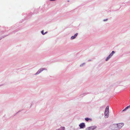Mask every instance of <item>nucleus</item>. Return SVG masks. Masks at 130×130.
<instances>
[{
    "label": "nucleus",
    "instance_id": "39448f33",
    "mask_svg": "<svg viewBox=\"0 0 130 130\" xmlns=\"http://www.w3.org/2000/svg\"><path fill=\"white\" fill-rule=\"evenodd\" d=\"M96 126H93L87 128L86 130H93L96 129Z\"/></svg>",
    "mask_w": 130,
    "mask_h": 130
},
{
    "label": "nucleus",
    "instance_id": "20e7f679",
    "mask_svg": "<svg viewBox=\"0 0 130 130\" xmlns=\"http://www.w3.org/2000/svg\"><path fill=\"white\" fill-rule=\"evenodd\" d=\"M117 130L120 129L124 125V124L123 123H120L117 124Z\"/></svg>",
    "mask_w": 130,
    "mask_h": 130
},
{
    "label": "nucleus",
    "instance_id": "ddd939ff",
    "mask_svg": "<svg viewBox=\"0 0 130 130\" xmlns=\"http://www.w3.org/2000/svg\"><path fill=\"white\" fill-rule=\"evenodd\" d=\"M44 31L43 30H42L41 31V33L43 35H44Z\"/></svg>",
    "mask_w": 130,
    "mask_h": 130
},
{
    "label": "nucleus",
    "instance_id": "4468645a",
    "mask_svg": "<svg viewBox=\"0 0 130 130\" xmlns=\"http://www.w3.org/2000/svg\"><path fill=\"white\" fill-rule=\"evenodd\" d=\"M126 110V109L125 108H124V109L122 110V111H125Z\"/></svg>",
    "mask_w": 130,
    "mask_h": 130
},
{
    "label": "nucleus",
    "instance_id": "0eeeda50",
    "mask_svg": "<svg viewBox=\"0 0 130 130\" xmlns=\"http://www.w3.org/2000/svg\"><path fill=\"white\" fill-rule=\"evenodd\" d=\"M78 35V34L77 33L75 34L74 36H72L71 37V39L73 40L75 39L77 36Z\"/></svg>",
    "mask_w": 130,
    "mask_h": 130
},
{
    "label": "nucleus",
    "instance_id": "f257e3e1",
    "mask_svg": "<svg viewBox=\"0 0 130 130\" xmlns=\"http://www.w3.org/2000/svg\"><path fill=\"white\" fill-rule=\"evenodd\" d=\"M109 108L108 106H107L104 112L105 117V118H107L109 117Z\"/></svg>",
    "mask_w": 130,
    "mask_h": 130
},
{
    "label": "nucleus",
    "instance_id": "9d476101",
    "mask_svg": "<svg viewBox=\"0 0 130 130\" xmlns=\"http://www.w3.org/2000/svg\"><path fill=\"white\" fill-rule=\"evenodd\" d=\"M43 71L42 69H40L38 71V72L36 74H37L40 73L41 72Z\"/></svg>",
    "mask_w": 130,
    "mask_h": 130
},
{
    "label": "nucleus",
    "instance_id": "a211bd4d",
    "mask_svg": "<svg viewBox=\"0 0 130 130\" xmlns=\"http://www.w3.org/2000/svg\"><path fill=\"white\" fill-rule=\"evenodd\" d=\"M125 108L126 109V110L128 109V108L127 107Z\"/></svg>",
    "mask_w": 130,
    "mask_h": 130
},
{
    "label": "nucleus",
    "instance_id": "6e6552de",
    "mask_svg": "<svg viewBox=\"0 0 130 130\" xmlns=\"http://www.w3.org/2000/svg\"><path fill=\"white\" fill-rule=\"evenodd\" d=\"M85 120L86 121H88L89 120H90V121H92V119L89 118H85Z\"/></svg>",
    "mask_w": 130,
    "mask_h": 130
},
{
    "label": "nucleus",
    "instance_id": "6ab92c4d",
    "mask_svg": "<svg viewBox=\"0 0 130 130\" xmlns=\"http://www.w3.org/2000/svg\"><path fill=\"white\" fill-rule=\"evenodd\" d=\"M47 31H46V32H45V33H44V34H46L47 33Z\"/></svg>",
    "mask_w": 130,
    "mask_h": 130
},
{
    "label": "nucleus",
    "instance_id": "9b49d317",
    "mask_svg": "<svg viewBox=\"0 0 130 130\" xmlns=\"http://www.w3.org/2000/svg\"><path fill=\"white\" fill-rule=\"evenodd\" d=\"M85 63H83V64H81L80 65V67H82L83 65H85Z\"/></svg>",
    "mask_w": 130,
    "mask_h": 130
},
{
    "label": "nucleus",
    "instance_id": "f8f14e48",
    "mask_svg": "<svg viewBox=\"0 0 130 130\" xmlns=\"http://www.w3.org/2000/svg\"><path fill=\"white\" fill-rule=\"evenodd\" d=\"M108 20V19H104L103 20V21H104V22H105V21H107Z\"/></svg>",
    "mask_w": 130,
    "mask_h": 130
},
{
    "label": "nucleus",
    "instance_id": "2eb2a0df",
    "mask_svg": "<svg viewBox=\"0 0 130 130\" xmlns=\"http://www.w3.org/2000/svg\"><path fill=\"white\" fill-rule=\"evenodd\" d=\"M126 110V109L125 108H124V109L122 110V111H125Z\"/></svg>",
    "mask_w": 130,
    "mask_h": 130
},
{
    "label": "nucleus",
    "instance_id": "f3484780",
    "mask_svg": "<svg viewBox=\"0 0 130 130\" xmlns=\"http://www.w3.org/2000/svg\"><path fill=\"white\" fill-rule=\"evenodd\" d=\"M56 0H50V1H55Z\"/></svg>",
    "mask_w": 130,
    "mask_h": 130
},
{
    "label": "nucleus",
    "instance_id": "7ed1b4c3",
    "mask_svg": "<svg viewBox=\"0 0 130 130\" xmlns=\"http://www.w3.org/2000/svg\"><path fill=\"white\" fill-rule=\"evenodd\" d=\"M115 53V52L114 51H112L111 53L105 59V61H108L112 56Z\"/></svg>",
    "mask_w": 130,
    "mask_h": 130
},
{
    "label": "nucleus",
    "instance_id": "423d86ee",
    "mask_svg": "<svg viewBox=\"0 0 130 130\" xmlns=\"http://www.w3.org/2000/svg\"><path fill=\"white\" fill-rule=\"evenodd\" d=\"M79 126L80 128H84L85 127L86 125L84 123H82L79 125Z\"/></svg>",
    "mask_w": 130,
    "mask_h": 130
},
{
    "label": "nucleus",
    "instance_id": "dca6fc26",
    "mask_svg": "<svg viewBox=\"0 0 130 130\" xmlns=\"http://www.w3.org/2000/svg\"><path fill=\"white\" fill-rule=\"evenodd\" d=\"M127 107L128 108H130V105Z\"/></svg>",
    "mask_w": 130,
    "mask_h": 130
},
{
    "label": "nucleus",
    "instance_id": "1a4fd4ad",
    "mask_svg": "<svg viewBox=\"0 0 130 130\" xmlns=\"http://www.w3.org/2000/svg\"><path fill=\"white\" fill-rule=\"evenodd\" d=\"M65 128L64 127H61L60 128L58 129V130H64V129Z\"/></svg>",
    "mask_w": 130,
    "mask_h": 130
},
{
    "label": "nucleus",
    "instance_id": "f03ea898",
    "mask_svg": "<svg viewBox=\"0 0 130 130\" xmlns=\"http://www.w3.org/2000/svg\"><path fill=\"white\" fill-rule=\"evenodd\" d=\"M109 128L112 130H117V124H111L109 126Z\"/></svg>",
    "mask_w": 130,
    "mask_h": 130
}]
</instances>
